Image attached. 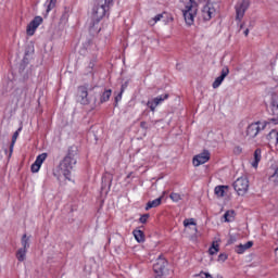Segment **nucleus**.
<instances>
[{
    "mask_svg": "<svg viewBox=\"0 0 278 278\" xmlns=\"http://www.w3.org/2000/svg\"><path fill=\"white\" fill-rule=\"evenodd\" d=\"M164 18V13L157 14L156 16L152 17L149 21V25H151L153 27V25H155V23H160V21H162Z\"/></svg>",
    "mask_w": 278,
    "mask_h": 278,
    "instance_id": "obj_27",
    "label": "nucleus"
},
{
    "mask_svg": "<svg viewBox=\"0 0 278 278\" xmlns=\"http://www.w3.org/2000/svg\"><path fill=\"white\" fill-rule=\"evenodd\" d=\"M110 97H112V90H110V89L105 90L100 98V102L105 103V102L110 101Z\"/></svg>",
    "mask_w": 278,
    "mask_h": 278,
    "instance_id": "obj_25",
    "label": "nucleus"
},
{
    "mask_svg": "<svg viewBox=\"0 0 278 278\" xmlns=\"http://www.w3.org/2000/svg\"><path fill=\"white\" fill-rule=\"evenodd\" d=\"M267 140H270L271 142H278V131L277 130H271L268 135H267Z\"/></svg>",
    "mask_w": 278,
    "mask_h": 278,
    "instance_id": "obj_26",
    "label": "nucleus"
},
{
    "mask_svg": "<svg viewBox=\"0 0 278 278\" xmlns=\"http://www.w3.org/2000/svg\"><path fill=\"white\" fill-rule=\"evenodd\" d=\"M42 24V17L40 16H36L27 26V35L28 36H34V34L36 33V29H38V27H40V25Z\"/></svg>",
    "mask_w": 278,
    "mask_h": 278,
    "instance_id": "obj_11",
    "label": "nucleus"
},
{
    "mask_svg": "<svg viewBox=\"0 0 278 278\" xmlns=\"http://www.w3.org/2000/svg\"><path fill=\"white\" fill-rule=\"evenodd\" d=\"M195 277H201V278H214L210 273L201 271L200 274L195 275ZM215 278H223V276H218Z\"/></svg>",
    "mask_w": 278,
    "mask_h": 278,
    "instance_id": "obj_32",
    "label": "nucleus"
},
{
    "mask_svg": "<svg viewBox=\"0 0 278 278\" xmlns=\"http://www.w3.org/2000/svg\"><path fill=\"white\" fill-rule=\"evenodd\" d=\"M216 14V9H214V4L207 3L202 8L201 16L203 21H212V17Z\"/></svg>",
    "mask_w": 278,
    "mask_h": 278,
    "instance_id": "obj_8",
    "label": "nucleus"
},
{
    "mask_svg": "<svg viewBox=\"0 0 278 278\" xmlns=\"http://www.w3.org/2000/svg\"><path fill=\"white\" fill-rule=\"evenodd\" d=\"M140 223H142V225H144V223H147V220H149V214H144L140 217Z\"/></svg>",
    "mask_w": 278,
    "mask_h": 278,
    "instance_id": "obj_34",
    "label": "nucleus"
},
{
    "mask_svg": "<svg viewBox=\"0 0 278 278\" xmlns=\"http://www.w3.org/2000/svg\"><path fill=\"white\" fill-rule=\"evenodd\" d=\"M78 99L83 105H88L90 99H88V89L86 87H79Z\"/></svg>",
    "mask_w": 278,
    "mask_h": 278,
    "instance_id": "obj_14",
    "label": "nucleus"
},
{
    "mask_svg": "<svg viewBox=\"0 0 278 278\" xmlns=\"http://www.w3.org/2000/svg\"><path fill=\"white\" fill-rule=\"evenodd\" d=\"M166 266H168V262H166V258L159 256V258L153 265V270L159 276L164 275V270H166Z\"/></svg>",
    "mask_w": 278,
    "mask_h": 278,
    "instance_id": "obj_9",
    "label": "nucleus"
},
{
    "mask_svg": "<svg viewBox=\"0 0 278 278\" xmlns=\"http://www.w3.org/2000/svg\"><path fill=\"white\" fill-rule=\"evenodd\" d=\"M185 8L182 9V16L186 25H194L197 12H199V2L201 0H180Z\"/></svg>",
    "mask_w": 278,
    "mask_h": 278,
    "instance_id": "obj_3",
    "label": "nucleus"
},
{
    "mask_svg": "<svg viewBox=\"0 0 278 278\" xmlns=\"http://www.w3.org/2000/svg\"><path fill=\"white\" fill-rule=\"evenodd\" d=\"M235 218H236V211L233 210L227 211L224 214L225 223H233Z\"/></svg>",
    "mask_w": 278,
    "mask_h": 278,
    "instance_id": "obj_22",
    "label": "nucleus"
},
{
    "mask_svg": "<svg viewBox=\"0 0 278 278\" xmlns=\"http://www.w3.org/2000/svg\"><path fill=\"white\" fill-rule=\"evenodd\" d=\"M266 125H268V122H255L250 124L247 128V136H249V138H255L260 131L266 129Z\"/></svg>",
    "mask_w": 278,
    "mask_h": 278,
    "instance_id": "obj_5",
    "label": "nucleus"
},
{
    "mask_svg": "<svg viewBox=\"0 0 278 278\" xmlns=\"http://www.w3.org/2000/svg\"><path fill=\"white\" fill-rule=\"evenodd\" d=\"M184 227H186V229H192L193 230V235L197 233L198 229H197V223L194 222V218H188L184 220Z\"/></svg>",
    "mask_w": 278,
    "mask_h": 278,
    "instance_id": "obj_16",
    "label": "nucleus"
},
{
    "mask_svg": "<svg viewBox=\"0 0 278 278\" xmlns=\"http://www.w3.org/2000/svg\"><path fill=\"white\" fill-rule=\"evenodd\" d=\"M206 162H210V151L207 150L193 157V166H201V164H205Z\"/></svg>",
    "mask_w": 278,
    "mask_h": 278,
    "instance_id": "obj_10",
    "label": "nucleus"
},
{
    "mask_svg": "<svg viewBox=\"0 0 278 278\" xmlns=\"http://www.w3.org/2000/svg\"><path fill=\"white\" fill-rule=\"evenodd\" d=\"M159 205H162V197L157 198L155 200L149 201L147 203L146 210L149 211V210H151L153 207H159Z\"/></svg>",
    "mask_w": 278,
    "mask_h": 278,
    "instance_id": "obj_21",
    "label": "nucleus"
},
{
    "mask_svg": "<svg viewBox=\"0 0 278 278\" xmlns=\"http://www.w3.org/2000/svg\"><path fill=\"white\" fill-rule=\"evenodd\" d=\"M269 110L273 116L270 122L278 125V89L270 92Z\"/></svg>",
    "mask_w": 278,
    "mask_h": 278,
    "instance_id": "obj_4",
    "label": "nucleus"
},
{
    "mask_svg": "<svg viewBox=\"0 0 278 278\" xmlns=\"http://www.w3.org/2000/svg\"><path fill=\"white\" fill-rule=\"evenodd\" d=\"M169 198L172 199V201H174V203H179V201H181L182 199V195L179 193L172 192Z\"/></svg>",
    "mask_w": 278,
    "mask_h": 278,
    "instance_id": "obj_31",
    "label": "nucleus"
},
{
    "mask_svg": "<svg viewBox=\"0 0 278 278\" xmlns=\"http://www.w3.org/2000/svg\"><path fill=\"white\" fill-rule=\"evenodd\" d=\"M134 237L137 242H144V232L142 230H134Z\"/></svg>",
    "mask_w": 278,
    "mask_h": 278,
    "instance_id": "obj_23",
    "label": "nucleus"
},
{
    "mask_svg": "<svg viewBox=\"0 0 278 278\" xmlns=\"http://www.w3.org/2000/svg\"><path fill=\"white\" fill-rule=\"evenodd\" d=\"M225 189H227V186H217V187H215L216 197H225Z\"/></svg>",
    "mask_w": 278,
    "mask_h": 278,
    "instance_id": "obj_28",
    "label": "nucleus"
},
{
    "mask_svg": "<svg viewBox=\"0 0 278 278\" xmlns=\"http://www.w3.org/2000/svg\"><path fill=\"white\" fill-rule=\"evenodd\" d=\"M18 134H21V128H18V129L13 134L12 142H11V146H10V154H9V157H12V153L14 152V144H16V140L18 139Z\"/></svg>",
    "mask_w": 278,
    "mask_h": 278,
    "instance_id": "obj_20",
    "label": "nucleus"
},
{
    "mask_svg": "<svg viewBox=\"0 0 278 278\" xmlns=\"http://www.w3.org/2000/svg\"><path fill=\"white\" fill-rule=\"evenodd\" d=\"M15 96L17 97V103H25V99H27V91L25 89H17L15 91Z\"/></svg>",
    "mask_w": 278,
    "mask_h": 278,
    "instance_id": "obj_18",
    "label": "nucleus"
},
{
    "mask_svg": "<svg viewBox=\"0 0 278 278\" xmlns=\"http://www.w3.org/2000/svg\"><path fill=\"white\" fill-rule=\"evenodd\" d=\"M210 255H216L218 253V242L214 241L208 250Z\"/></svg>",
    "mask_w": 278,
    "mask_h": 278,
    "instance_id": "obj_30",
    "label": "nucleus"
},
{
    "mask_svg": "<svg viewBox=\"0 0 278 278\" xmlns=\"http://www.w3.org/2000/svg\"><path fill=\"white\" fill-rule=\"evenodd\" d=\"M140 127L142 128V129H148V125H147V122H141L140 123Z\"/></svg>",
    "mask_w": 278,
    "mask_h": 278,
    "instance_id": "obj_38",
    "label": "nucleus"
},
{
    "mask_svg": "<svg viewBox=\"0 0 278 278\" xmlns=\"http://www.w3.org/2000/svg\"><path fill=\"white\" fill-rule=\"evenodd\" d=\"M127 88V84H125V85H122V87H121V92L123 93V92H125V89Z\"/></svg>",
    "mask_w": 278,
    "mask_h": 278,
    "instance_id": "obj_39",
    "label": "nucleus"
},
{
    "mask_svg": "<svg viewBox=\"0 0 278 278\" xmlns=\"http://www.w3.org/2000/svg\"><path fill=\"white\" fill-rule=\"evenodd\" d=\"M261 161H262V150L256 149L254 152V161L252 162L253 168H257Z\"/></svg>",
    "mask_w": 278,
    "mask_h": 278,
    "instance_id": "obj_19",
    "label": "nucleus"
},
{
    "mask_svg": "<svg viewBox=\"0 0 278 278\" xmlns=\"http://www.w3.org/2000/svg\"><path fill=\"white\" fill-rule=\"evenodd\" d=\"M226 260H227V254H219L218 262H226Z\"/></svg>",
    "mask_w": 278,
    "mask_h": 278,
    "instance_id": "obj_36",
    "label": "nucleus"
},
{
    "mask_svg": "<svg viewBox=\"0 0 278 278\" xmlns=\"http://www.w3.org/2000/svg\"><path fill=\"white\" fill-rule=\"evenodd\" d=\"M26 255H27V250L22 248L16 253V257L18 262H25Z\"/></svg>",
    "mask_w": 278,
    "mask_h": 278,
    "instance_id": "obj_24",
    "label": "nucleus"
},
{
    "mask_svg": "<svg viewBox=\"0 0 278 278\" xmlns=\"http://www.w3.org/2000/svg\"><path fill=\"white\" fill-rule=\"evenodd\" d=\"M251 5V0H240L236 5V14L237 20L242 21L244 18V13L247 10H249V7Z\"/></svg>",
    "mask_w": 278,
    "mask_h": 278,
    "instance_id": "obj_7",
    "label": "nucleus"
},
{
    "mask_svg": "<svg viewBox=\"0 0 278 278\" xmlns=\"http://www.w3.org/2000/svg\"><path fill=\"white\" fill-rule=\"evenodd\" d=\"M233 153H235V155H240V153H242V148H240V147H235Z\"/></svg>",
    "mask_w": 278,
    "mask_h": 278,
    "instance_id": "obj_35",
    "label": "nucleus"
},
{
    "mask_svg": "<svg viewBox=\"0 0 278 278\" xmlns=\"http://www.w3.org/2000/svg\"><path fill=\"white\" fill-rule=\"evenodd\" d=\"M22 249H25L26 251L29 249V237L27 235H23L22 237Z\"/></svg>",
    "mask_w": 278,
    "mask_h": 278,
    "instance_id": "obj_29",
    "label": "nucleus"
},
{
    "mask_svg": "<svg viewBox=\"0 0 278 278\" xmlns=\"http://www.w3.org/2000/svg\"><path fill=\"white\" fill-rule=\"evenodd\" d=\"M47 160V153H41L37 156L35 163L31 165V172L38 173L40 170V167L42 166V163Z\"/></svg>",
    "mask_w": 278,
    "mask_h": 278,
    "instance_id": "obj_13",
    "label": "nucleus"
},
{
    "mask_svg": "<svg viewBox=\"0 0 278 278\" xmlns=\"http://www.w3.org/2000/svg\"><path fill=\"white\" fill-rule=\"evenodd\" d=\"M75 164H77V147L72 146L68 149L67 155L61 161L56 172H54V176L58 179L64 177L71 181V173H73Z\"/></svg>",
    "mask_w": 278,
    "mask_h": 278,
    "instance_id": "obj_2",
    "label": "nucleus"
},
{
    "mask_svg": "<svg viewBox=\"0 0 278 278\" xmlns=\"http://www.w3.org/2000/svg\"><path fill=\"white\" fill-rule=\"evenodd\" d=\"M251 247H253V241H248L245 244H239L236 247L235 251L236 253H238L239 255H242V253H244V251L251 249Z\"/></svg>",
    "mask_w": 278,
    "mask_h": 278,
    "instance_id": "obj_17",
    "label": "nucleus"
},
{
    "mask_svg": "<svg viewBox=\"0 0 278 278\" xmlns=\"http://www.w3.org/2000/svg\"><path fill=\"white\" fill-rule=\"evenodd\" d=\"M166 99H168V93L157 96L153 100L148 101L147 105L148 108H150L151 112H155V108H157V105L163 103V101H166Z\"/></svg>",
    "mask_w": 278,
    "mask_h": 278,
    "instance_id": "obj_12",
    "label": "nucleus"
},
{
    "mask_svg": "<svg viewBox=\"0 0 278 278\" xmlns=\"http://www.w3.org/2000/svg\"><path fill=\"white\" fill-rule=\"evenodd\" d=\"M243 34L244 36H249V28H247Z\"/></svg>",
    "mask_w": 278,
    "mask_h": 278,
    "instance_id": "obj_40",
    "label": "nucleus"
},
{
    "mask_svg": "<svg viewBox=\"0 0 278 278\" xmlns=\"http://www.w3.org/2000/svg\"><path fill=\"white\" fill-rule=\"evenodd\" d=\"M112 3H114V0H96L91 11L90 34H99V31H101L99 23H101L103 16H105L110 8H112Z\"/></svg>",
    "mask_w": 278,
    "mask_h": 278,
    "instance_id": "obj_1",
    "label": "nucleus"
},
{
    "mask_svg": "<svg viewBox=\"0 0 278 278\" xmlns=\"http://www.w3.org/2000/svg\"><path fill=\"white\" fill-rule=\"evenodd\" d=\"M121 99H123V92L119 91V93L115 97V103H118V101H121Z\"/></svg>",
    "mask_w": 278,
    "mask_h": 278,
    "instance_id": "obj_37",
    "label": "nucleus"
},
{
    "mask_svg": "<svg viewBox=\"0 0 278 278\" xmlns=\"http://www.w3.org/2000/svg\"><path fill=\"white\" fill-rule=\"evenodd\" d=\"M227 75H229V67H223L220 76L217 77L213 83V88H219L220 84L225 81V77H227Z\"/></svg>",
    "mask_w": 278,
    "mask_h": 278,
    "instance_id": "obj_15",
    "label": "nucleus"
},
{
    "mask_svg": "<svg viewBox=\"0 0 278 278\" xmlns=\"http://www.w3.org/2000/svg\"><path fill=\"white\" fill-rule=\"evenodd\" d=\"M233 189L239 197H244V193L249 192V179L245 177L238 178L233 182Z\"/></svg>",
    "mask_w": 278,
    "mask_h": 278,
    "instance_id": "obj_6",
    "label": "nucleus"
},
{
    "mask_svg": "<svg viewBox=\"0 0 278 278\" xmlns=\"http://www.w3.org/2000/svg\"><path fill=\"white\" fill-rule=\"evenodd\" d=\"M55 3H58V0H50L48 8H47V12H51L53 10V8H55Z\"/></svg>",
    "mask_w": 278,
    "mask_h": 278,
    "instance_id": "obj_33",
    "label": "nucleus"
}]
</instances>
